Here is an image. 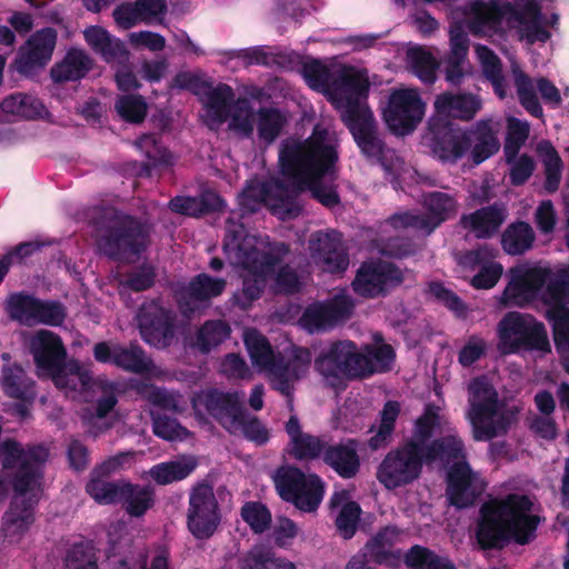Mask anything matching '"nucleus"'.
Wrapping results in <instances>:
<instances>
[{
  "label": "nucleus",
  "mask_w": 569,
  "mask_h": 569,
  "mask_svg": "<svg viewBox=\"0 0 569 569\" xmlns=\"http://www.w3.org/2000/svg\"><path fill=\"white\" fill-rule=\"evenodd\" d=\"M39 300L30 295H12L8 300V312L12 319L20 323L34 326Z\"/></svg>",
  "instance_id": "nucleus-52"
},
{
  "label": "nucleus",
  "mask_w": 569,
  "mask_h": 569,
  "mask_svg": "<svg viewBox=\"0 0 569 569\" xmlns=\"http://www.w3.org/2000/svg\"><path fill=\"white\" fill-rule=\"evenodd\" d=\"M142 339L157 348H164L173 337V313L152 300L143 303L137 315Z\"/></svg>",
  "instance_id": "nucleus-23"
},
{
  "label": "nucleus",
  "mask_w": 569,
  "mask_h": 569,
  "mask_svg": "<svg viewBox=\"0 0 569 569\" xmlns=\"http://www.w3.org/2000/svg\"><path fill=\"white\" fill-rule=\"evenodd\" d=\"M0 120L44 118L48 111L44 104L36 97L17 92L8 96L0 103Z\"/></svg>",
  "instance_id": "nucleus-35"
},
{
  "label": "nucleus",
  "mask_w": 569,
  "mask_h": 569,
  "mask_svg": "<svg viewBox=\"0 0 569 569\" xmlns=\"http://www.w3.org/2000/svg\"><path fill=\"white\" fill-rule=\"evenodd\" d=\"M230 128L241 132L244 136H250L253 131V124L257 116L253 114L247 100H237L231 108L229 114Z\"/></svg>",
  "instance_id": "nucleus-58"
},
{
  "label": "nucleus",
  "mask_w": 569,
  "mask_h": 569,
  "mask_svg": "<svg viewBox=\"0 0 569 569\" xmlns=\"http://www.w3.org/2000/svg\"><path fill=\"white\" fill-rule=\"evenodd\" d=\"M498 332L500 340L510 343L512 351L521 347L528 350H550L545 325L532 316L508 312L499 321Z\"/></svg>",
  "instance_id": "nucleus-15"
},
{
  "label": "nucleus",
  "mask_w": 569,
  "mask_h": 569,
  "mask_svg": "<svg viewBox=\"0 0 569 569\" xmlns=\"http://www.w3.org/2000/svg\"><path fill=\"white\" fill-rule=\"evenodd\" d=\"M243 340L254 368L268 376L276 390L290 397L293 385L309 371L310 351L295 347L287 357L277 356L267 338L256 329H247Z\"/></svg>",
  "instance_id": "nucleus-7"
},
{
  "label": "nucleus",
  "mask_w": 569,
  "mask_h": 569,
  "mask_svg": "<svg viewBox=\"0 0 569 569\" xmlns=\"http://www.w3.org/2000/svg\"><path fill=\"white\" fill-rule=\"evenodd\" d=\"M196 467L197 460L191 456H187L158 463L149 470V475L157 483L168 485L187 478Z\"/></svg>",
  "instance_id": "nucleus-43"
},
{
  "label": "nucleus",
  "mask_w": 569,
  "mask_h": 569,
  "mask_svg": "<svg viewBox=\"0 0 569 569\" xmlns=\"http://www.w3.org/2000/svg\"><path fill=\"white\" fill-rule=\"evenodd\" d=\"M153 433L164 440H184L189 437V431L182 427L176 419L166 415L151 412Z\"/></svg>",
  "instance_id": "nucleus-57"
},
{
  "label": "nucleus",
  "mask_w": 569,
  "mask_h": 569,
  "mask_svg": "<svg viewBox=\"0 0 569 569\" xmlns=\"http://www.w3.org/2000/svg\"><path fill=\"white\" fill-rule=\"evenodd\" d=\"M59 389L84 392L98 385L88 370L81 368L77 362L63 363L54 371L48 373Z\"/></svg>",
  "instance_id": "nucleus-40"
},
{
  "label": "nucleus",
  "mask_w": 569,
  "mask_h": 569,
  "mask_svg": "<svg viewBox=\"0 0 569 569\" xmlns=\"http://www.w3.org/2000/svg\"><path fill=\"white\" fill-rule=\"evenodd\" d=\"M433 108L436 114L440 117L470 121L481 110L482 101L472 93L445 92L436 98Z\"/></svg>",
  "instance_id": "nucleus-32"
},
{
  "label": "nucleus",
  "mask_w": 569,
  "mask_h": 569,
  "mask_svg": "<svg viewBox=\"0 0 569 569\" xmlns=\"http://www.w3.org/2000/svg\"><path fill=\"white\" fill-rule=\"evenodd\" d=\"M129 456L130 453H120L111 457L91 472L86 490L94 501L109 505L120 500L124 482L110 481L107 477L118 470Z\"/></svg>",
  "instance_id": "nucleus-27"
},
{
  "label": "nucleus",
  "mask_w": 569,
  "mask_h": 569,
  "mask_svg": "<svg viewBox=\"0 0 569 569\" xmlns=\"http://www.w3.org/2000/svg\"><path fill=\"white\" fill-rule=\"evenodd\" d=\"M503 293L508 299L522 297L536 300L541 306L545 318L560 312L569 308V267L557 271L533 267L525 272L513 273Z\"/></svg>",
  "instance_id": "nucleus-8"
},
{
  "label": "nucleus",
  "mask_w": 569,
  "mask_h": 569,
  "mask_svg": "<svg viewBox=\"0 0 569 569\" xmlns=\"http://www.w3.org/2000/svg\"><path fill=\"white\" fill-rule=\"evenodd\" d=\"M174 84L190 89L198 97L202 104L201 118L211 130H217L228 120L231 108L237 102L230 86L203 80L188 72L179 73L174 78Z\"/></svg>",
  "instance_id": "nucleus-13"
},
{
  "label": "nucleus",
  "mask_w": 569,
  "mask_h": 569,
  "mask_svg": "<svg viewBox=\"0 0 569 569\" xmlns=\"http://www.w3.org/2000/svg\"><path fill=\"white\" fill-rule=\"evenodd\" d=\"M223 251L229 262L246 272L242 296L238 299L243 308L259 298L267 276L288 254L283 242H270L267 237L247 232L243 223L230 217L226 222Z\"/></svg>",
  "instance_id": "nucleus-4"
},
{
  "label": "nucleus",
  "mask_w": 569,
  "mask_h": 569,
  "mask_svg": "<svg viewBox=\"0 0 569 569\" xmlns=\"http://www.w3.org/2000/svg\"><path fill=\"white\" fill-rule=\"evenodd\" d=\"M302 76L311 89L328 94L341 111L357 99L367 98L368 78L353 68L331 71L322 62L311 60L303 64Z\"/></svg>",
  "instance_id": "nucleus-10"
},
{
  "label": "nucleus",
  "mask_w": 569,
  "mask_h": 569,
  "mask_svg": "<svg viewBox=\"0 0 569 569\" xmlns=\"http://www.w3.org/2000/svg\"><path fill=\"white\" fill-rule=\"evenodd\" d=\"M241 517L257 533L266 531L271 523L270 511L260 502H247L241 508Z\"/></svg>",
  "instance_id": "nucleus-60"
},
{
  "label": "nucleus",
  "mask_w": 569,
  "mask_h": 569,
  "mask_svg": "<svg viewBox=\"0 0 569 569\" xmlns=\"http://www.w3.org/2000/svg\"><path fill=\"white\" fill-rule=\"evenodd\" d=\"M427 457V409L417 420L416 432L401 447L391 450L380 463L377 478L387 489L415 481Z\"/></svg>",
  "instance_id": "nucleus-9"
},
{
  "label": "nucleus",
  "mask_w": 569,
  "mask_h": 569,
  "mask_svg": "<svg viewBox=\"0 0 569 569\" xmlns=\"http://www.w3.org/2000/svg\"><path fill=\"white\" fill-rule=\"evenodd\" d=\"M164 0H136L126 2L113 10V18L122 29H130L140 22L151 23L166 12Z\"/></svg>",
  "instance_id": "nucleus-31"
},
{
  "label": "nucleus",
  "mask_w": 569,
  "mask_h": 569,
  "mask_svg": "<svg viewBox=\"0 0 569 569\" xmlns=\"http://www.w3.org/2000/svg\"><path fill=\"white\" fill-rule=\"evenodd\" d=\"M456 213L457 202L453 197L440 191H429V234Z\"/></svg>",
  "instance_id": "nucleus-47"
},
{
  "label": "nucleus",
  "mask_w": 569,
  "mask_h": 569,
  "mask_svg": "<svg viewBox=\"0 0 569 569\" xmlns=\"http://www.w3.org/2000/svg\"><path fill=\"white\" fill-rule=\"evenodd\" d=\"M330 505L332 508L341 506L336 518L337 530L343 538H351L356 532L360 517L361 510L359 505L353 501H347L346 492H336L330 499Z\"/></svg>",
  "instance_id": "nucleus-45"
},
{
  "label": "nucleus",
  "mask_w": 569,
  "mask_h": 569,
  "mask_svg": "<svg viewBox=\"0 0 569 569\" xmlns=\"http://www.w3.org/2000/svg\"><path fill=\"white\" fill-rule=\"evenodd\" d=\"M47 458L48 450L43 446L24 448L13 439L0 446V501L10 486L16 492L1 523V535L9 543L21 541L34 521L36 491Z\"/></svg>",
  "instance_id": "nucleus-2"
},
{
  "label": "nucleus",
  "mask_w": 569,
  "mask_h": 569,
  "mask_svg": "<svg viewBox=\"0 0 569 569\" xmlns=\"http://www.w3.org/2000/svg\"><path fill=\"white\" fill-rule=\"evenodd\" d=\"M546 319L552 327L553 341L557 349L569 350V307L546 317Z\"/></svg>",
  "instance_id": "nucleus-63"
},
{
  "label": "nucleus",
  "mask_w": 569,
  "mask_h": 569,
  "mask_svg": "<svg viewBox=\"0 0 569 569\" xmlns=\"http://www.w3.org/2000/svg\"><path fill=\"white\" fill-rule=\"evenodd\" d=\"M401 273L392 263L372 261L363 263L352 282L353 290L363 297L373 298L388 287L399 283Z\"/></svg>",
  "instance_id": "nucleus-26"
},
{
  "label": "nucleus",
  "mask_w": 569,
  "mask_h": 569,
  "mask_svg": "<svg viewBox=\"0 0 569 569\" xmlns=\"http://www.w3.org/2000/svg\"><path fill=\"white\" fill-rule=\"evenodd\" d=\"M446 499L458 510L473 507L487 489V482L467 459L456 461L446 471Z\"/></svg>",
  "instance_id": "nucleus-16"
},
{
  "label": "nucleus",
  "mask_w": 569,
  "mask_h": 569,
  "mask_svg": "<svg viewBox=\"0 0 569 569\" xmlns=\"http://www.w3.org/2000/svg\"><path fill=\"white\" fill-rule=\"evenodd\" d=\"M84 39L107 62L122 64L129 61V53L124 44L104 29L90 27L84 30Z\"/></svg>",
  "instance_id": "nucleus-36"
},
{
  "label": "nucleus",
  "mask_w": 569,
  "mask_h": 569,
  "mask_svg": "<svg viewBox=\"0 0 569 569\" xmlns=\"http://www.w3.org/2000/svg\"><path fill=\"white\" fill-rule=\"evenodd\" d=\"M256 121L258 136L266 143L273 142L286 124L284 116L273 108L260 109Z\"/></svg>",
  "instance_id": "nucleus-51"
},
{
  "label": "nucleus",
  "mask_w": 569,
  "mask_h": 569,
  "mask_svg": "<svg viewBox=\"0 0 569 569\" xmlns=\"http://www.w3.org/2000/svg\"><path fill=\"white\" fill-rule=\"evenodd\" d=\"M400 413L398 401H387L380 412V425L375 436L369 439V447L377 450L385 447L391 439L395 423Z\"/></svg>",
  "instance_id": "nucleus-49"
},
{
  "label": "nucleus",
  "mask_w": 569,
  "mask_h": 569,
  "mask_svg": "<svg viewBox=\"0 0 569 569\" xmlns=\"http://www.w3.org/2000/svg\"><path fill=\"white\" fill-rule=\"evenodd\" d=\"M535 239V231L528 222L516 221L502 232L501 246L508 254L520 256L532 248Z\"/></svg>",
  "instance_id": "nucleus-42"
},
{
  "label": "nucleus",
  "mask_w": 569,
  "mask_h": 569,
  "mask_svg": "<svg viewBox=\"0 0 569 569\" xmlns=\"http://www.w3.org/2000/svg\"><path fill=\"white\" fill-rule=\"evenodd\" d=\"M352 310L351 298L345 291H339L323 303L309 306L302 315L301 322L310 332L325 330L347 320Z\"/></svg>",
  "instance_id": "nucleus-24"
},
{
  "label": "nucleus",
  "mask_w": 569,
  "mask_h": 569,
  "mask_svg": "<svg viewBox=\"0 0 569 569\" xmlns=\"http://www.w3.org/2000/svg\"><path fill=\"white\" fill-rule=\"evenodd\" d=\"M429 133H432V153L442 162L456 163L471 149V137L468 129L452 123L435 128L429 120Z\"/></svg>",
  "instance_id": "nucleus-25"
},
{
  "label": "nucleus",
  "mask_w": 569,
  "mask_h": 569,
  "mask_svg": "<svg viewBox=\"0 0 569 569\" xmlns=\"http://www.w3.org/2000/svg\"><path fill=\"white\" fill-rule=\"evenodd\" d=\"M30 351L39 370L54 371L66 362L67 351L58 335L41 329L34 332L29 342Z\"/></svg>",
  "instance_id": "nucleus-30"
},
{
  "label": "nucleus",
  "mask_w": 569,
  "mask_h": 569,
  "mask_svg": "<svg viewBox=\"0 0 569 569\" xmlns=\"http://www.w3.org/2000/svg\"><path fill=\"white\" fill-rule=\"evenodd\" d=\"M226 280L212 278L206 273L196 276L188 286L178 291V303L183 315L189 316L207 306V302L220 296Z\"/></svg>",
  "instance_id": "nucleus-29"
},
{
  "label": "nucleus",
  "mask_w": 569,
  "mask_h": 569,
  "mask_svg": "<svg viewBox=\"0 0 569 569\" xmlns=\"http://www.w3.org/2000/svg\"><path fill=\"white\" fill-rule=\"evenodd\" d=\"M2 387L4 392L16 399L33 400L36 397L33 381L18 366H7L2 370Z\"/></svg>",
  "instance_id": "nucleus-44"
},
{
  "label": "nucleus",
  "mask_w": 569,
  "mask_h": 569,
  "mask_svg": "<svg viewBox=\"0 0 569 569\" xmlns=\"http://www.w3.org/2000/svg\"><path fill=\"white\" fill-rule=\"evenodd\" d=\"M119 116L129 122H141L147 113V104L140 96H122L116 102Z\"/></svg>",
  "instance_id": "nucleus-59"
},
{
  "label": "nucleus",
  "mask_w": 569,
  "mask_h": 569,
  "mask_svg": "<svg viewBox=\"0 0 569 569\" xmlns=\"http://www.w3.org/2000/svg\"><path fill=\"white\" fill-rule=\"evenodd\" d=\"M230 333V329L224 321H207L198 332L197 345L201 351L208 352L224 341Z\"/></svg>",
  "instance_id": "nucleus-56"
},
{
  "label": "nucleus",
  "mask_w": 569,
  "mask_h": 569,
  "mask_svg": "<svg viewBox=\"0 0 569 569\" xmlns=\"http://www.w3.org/2000/svg\"><path fill=\"white\" fill-rule=\"evenodd\" d=\"M67 317L66 308L58 301L39 300L36 325L60 326Z\"/></svg>",
  "instance_id": "nucleus-62"
},
{
  "label": "nucleus",
  "mask_w": 569,
  "mask_h": 569,
  "mask_svg": "<svg viewBox=\"0 0 569 569\" xmlns=\"http://www.w3.org/2000/svg\"><path fill=\"white\" fill-rule=\"evenodd\" d=\"M365 100L357 99L341 114L362 153L368 158L379 159L383 154L385 146L378 136L373 113Z\"/></svg>",
  "instance_id": "nucleus-19"
},
{
  "label": "nucleus",
  "mask_w": 569,
  "mask_h": 569,
  "mask_svg": "<svg viewBox=\"0 0 569 569\" xmlns=\"http://www.w3.org/2000/svg\"><path fill=\"white\" fill-rule=\"evenodd\" d=\"M468 417L476 441H489L506 435L515 419L511 412L498 415L499 398L495 387L486 376L473 378L469 386Z\"/></svg>",
  "instance_id": "nucleus-11"
},
{
  "label": "nucleus",
  "mask_w": 569,
  "mask_h": 569,
  "mask_svg": "<svg viewBox=\"0 0 569 569\" xmlns=\"http://www.w3.org/2000/svg\"><path fill=\"white\" fill-rule=\"evenodd\" d=\"M129 515L139 517L152 505V490L149 487L133 486L124 482L121 498Z\"/></svg>",
  "instance_id": "nucleus-50"
},
{
  "label": "nucleus",
  "mask_w": 569,
  "mask_h": 569,
  "mask_svg": "<svg viewBox=\"0 0 569 569\" xmlns=\"http://www.w3.org/2000/svg\"><path fill=\"white\" fill-rule=\"evenodd\" d=\"M92 61L84 51L72 49L51 69V77L56 82L76 81L88 73Z\"/></svg>",
  "instance_id": "nucleus-41"
},
{
  "label": "nucleus",
  "mask_w": 569,
  "mask_h": 569,
  "mask_svg": "<svg viewBox=\"0 0 569 569\" xmlns=\"http://www.w3.org/2000/svg\"><path fill=\"white\" fill-rule=\"evenodd\" d=\"M406 537L407 532L405 530L395 526H387L366 543V550L373 562L391 563V560L395 558L391 548L397 543L403 542ZM396 559H399V556Z\"/></svg>",
  "instance_id": "nucleus-39"
},
{
  "label": "nucleus",
  "mask_w": 569,
  "mask_h": 569,
  "mask_svg": "<svg viewBox=\"0 0 569 569\" xmlns=\"http://www.w3.org/2000/svg\"><path fill=\"white\" fill-rule=\"evenodd\" d=\"M323 460L343 478H352L360 467L357 446L352 440L346 443L328 446L325 450Z\"/></svg>",
  "instance_id": "nucleus-38"
},
{
  "label": "nucleus",
  "mask_w": 569,
  "mask_h": 569,
  "mask_svg": "<svg viewBox=\"0 0 569 569\" xmlns=\"http://www.w3.org/2000/svg\"><path fill=\"white\" fill-rule=\"evenodd\" d=\"M56 41L57 32L52 28H43L32 34L20 48L19 57L16 60L18 72L29 76L36 69L47 64L51 59Z\"/></svg>",
  "instance_id": "nucleus-28"
},
{
  "label": "nucleus",
  "mask_w": 569,
  "mask_h": 569,
  "mask_svg": "<svg viewBox=\"0 0 569 569\" xmlns=\"http://www.w3.org/2000/svg\"><path fill=\"white\" fill-rule=\"evenodd\" d=\"M309 251L313 263L323 272L342 273L349 266L341 234L335 230L313 232L309 238Z\"/></svg>",
  "instance_id": "nucleus-22"
},
{
  "label": "nucleus",
  "mask_w": 569,
  "mask_h": 569,
  "mask_svg": "<svg viewBox=\"0 0 569 569\" xmlns=\"http://www.w3.org/2000/svg\"><path fill=\"white\" fill-rule=\"evenodd\" d=\"M147 398L153 405L174 412H181L186 405L181 395L157 387L150 388Z\"/></svg>",
  "instance_id": "nucleus-64"
},
{
  "label": "nucleus",
  "mask_w": 569,
  "mask_h": 569,
  "mask_svg": "<svg viewBox=\"0 0 569 569\" xmlns=\"http://www.w3.org/2000/svg\"><path fill=\"white\" fill-rule=\"evenodd\" d=\"M220 521L218 502L213 490L208 485L196 487L189 499L188 528L198 539L213 535Z\"/></svg>",
  "instance_id": "nucleus-21"
},
{
  "label": "nucleus",
  "mask_w": 569,
  "mask_h": 569,
  "mask_svg": "<svg viewBox=\"0 0 569 569\" xmlns=\"http://www.w3.org/2000/svg\"><path fill=\"white\" fill-rule=\"evenodd\" d=\"M530 133L529 122L516 117L507 119V133L503 143L506 162L515 160Z\"/></svg>",
  "instance_id": "nucleus-48"
},
{
  "label": "nucleus",
  "mask_w": 569,
  "mask_h": 569,
  "mask_svg": "<svg viewBox=\"0 0 569 569\" xmlns=\"http://www.w3.org/2000/svg\"><path fill=\"white\" fill-rule=\"evenodd\" d=\"M427 219L423 214L412 212L396 213L380 224L379 238L376 240L377 250L385 256L401 258L412 252L411 242L398 234L402 229L423 228Z\"/></svg>",
  "instance_id": "nucleus-20"
},
{
  "label": "nucleus",
  "mask_w": 569,
  "mask_h": 569,
  "mask_svg": "<svg viewBox=\"0 0 569 569\" xmlns=\"http://www.w3.org/2000/svg\"><path fill=\"white\" fill-rule=\"evenodd\" d=\"M515 86L520 104L535 118H541L543 110L536 93L531 78L522 72L515 73Z\"/></svg>",
  "instance_id": "nucleus-53"
},
{
  "label": "nucleus",
  "mask_w": 569,
  "mask_h": 569,
  "mask_svg": "<svg viewBox=\"0 0 569 569\" xmlns=\"http://www.w3.org/2000/svg\"><path fill=\"white\" fill-rule=\"evenodd\" d=\"M114 365L128 372L160 377L162 371L152 362L140 346H116Z\"/></svg>",
  "instance_id": "nucleus-37"
},
{
  "label": "nucleus",
  "mask_w": 569,
  "mask_h": 569,
  "mask_svg": "<svg viewBox=\"0 0 569 569\" xmlns=\"http://www.w3.org/2000/svg\"><path fill=\"white\" fill-rule=\"evenodd\" d=\"M533 503L526 495L509 493L483 502L476 525V540L483 551L502 550L511 542L530 543L541 518L533 515Z\"/></svg>",
  "instance_id": "nucleus-3"
},
{
  "label": "nucleus",
  "mask_w": 569,
  "mask_h": 569,
  "mask_svg": "<svg viewBox=\"0 0 569 569\" xmlns=\"http://www.w3.org/2000/svg\"><path fill=\"white\" fill-rule=\"evenodd\" d=\"M505 219V209L495 203L463 214L461 224L469 228L476 238L489 239L498 232Z\"/></svg>",
  "instance_id": "nucleus-34"
},
{
  "label": "nucleus",
  "mask_w": 569,
  "mask_h": 569,
  "mask_svg": "<svg viewBox=\"0 0 569 569\" xmlns=\"http://www.w3.org/2000/svg\"><path fill=\"white\" fill-rule=\"evenodd\" d=\"M336 143V132L322 123L316 124L306 140H283L279 149V163L289 183L284 184L279 179L251 181L240 194V204L251 212L266 204L280 219H291L301 211L299 193L309 190L321 204L328 208L337 206L339 196L333 183Z\"/></svg>",
  "instance_id": "nucleus-1"
},
{
  "label": "nucleus",
  "mask_w": 569,
  "mask_h": 569,
  "mask_svg": "<svg viewBox=\"0 0 569 569\" xmlns=\"http://www.w3.org/2000/svg\"><path fill=\"white\" fill-rule=\"evenodd\" d=\"M395 350L382 342L380 335L375 343L362 348L351 340H337L323 347L315 359V370L326 385L339 389L348 381L368 378L391 369Z\"/></svg>",
  "instance_id": "nucleus-5"
},
{
  "label": "nucleus",
  "mask_w": 569,
  "mask_h": 569,
  "mask_svg": "<svg viewBox=\"0 0 569 569\" xmlns=\"http://www.w3.org/2000/svg\"><path fill=\"white\" fill-rule=\"evenodd\" d=\"M465 13L468 17V29L475 36L499 31L506 19L509 23L517 22L520 26V38L530 44L547 42L551 37L543 27L540 7L535 2L518 7L503 0H472L466 6Z\"/></svg>",
  "instance_id": "nucleus-6"
},
{
  "label": "nucleus",
  "mask_w": 569,
  "mask_h": 569,
  "mask_svg": "<svg viewBox=\"0 0 569 569\" xmlns=\"http://www.w3.org/2000/svg\"><path fill=\"white\" fill-rule=\"evenodd\" d=\"M540 150L545 151L542 158L546 176L543 187L547 192L552 193L558 190L560 184L562 161L550 142H546V146L541 144Z\"/></svg>",
  "instance_id": "nucleus-54"
},
{
  "label": "nucleus",
  "mask_w": 569,
  "mask_h": 569,
  "mask_svg": "<svg viewBox=\"0 0 569 569\" xmlns=\"http://www.w3.org/2000/svg\"><path fill=\"white\" fill-rule=\"evenodd\" d=\"M492 118L478 120L468 129L471 137L470 159L473 164H480L500 149V142L492 129Z\"/></svg>",
  "instance_id": "nucleus-33"
},
{
  "label": "nucleus",
  "mask_w": 569,
  "mask_h": 569,
  "mask_svg": "<svg viewBox=\"0 0 569 569\" xmlns=\"http://www.w3.org/2000/svg\"><path fill=\"white\" fill-rule=\"evenodd\" d=\"M423 114L425 103L418 91L410 88L393 90L383 111L388 128L398 136L411 133L421 122Z\"/></svg>",
  "instance_id": "nucleus-17"
},
{
  "label": "nucleus",
  "mask_w": 569,
  "mask_h": 569,
  "mask_svg": "<svg viewBox=\"0 0 569 569\" xmlns=\"http://www.w3.org/2000/svg\"><path fill=\"white\" fill-rule=\"evenodd\" d=\"M278 493L301 511L312 512L323 497V483L315 475H305L297 468H283L274 477Z\"/></svg>",
  "instance_id": "nucleus-14"
},
{
  "label": "nucleus",
  "mask_w": 569,
  "mask_h": 569,
  "mask_svg": "<svg viewBox=\"0 0 569 569\" xmlns=\"http://www.w3.org/2000/svg\"><path fill=\"white\" fill-rule=\"evenodd\" d=\"M99 247L110 258L133 262L149 243V228L112 209L104 211Z\"/></svg>",
  "instance_id": "nucleus-12"
},
{
  "label": "nucleus",
  "mask_w": 569,
  "mask_h": 569,
  "mask_svg": "<svg viewBox=\"0 0 569 569\" xmlns=\"http://www.w3.org/2000/svg\"><path fill=\"white\" fill-rule=\"evenodd\" d=\"M327 443L311 435H303L291 443V453L297 459H313L325 455Z\"/></svg>",
  "instance_id": "nucleus-61"
},
{
  "label": "nucleus",
  "mask_w": 569,
  "mask_h": 569,
  "mask_svg": "<svg viewBox=\"0 0 569 569\" xmlns=\"http://www.w3.org/2000/svg\"><path fill=\"white\" fill-rule=\"evenodd\" d=\"M243 399V393L212 389L196 395L192 398V406L198 412L206 410L228 432H237L240 429L239 421L246 411Z\"/></svg>",
  "instance_id": "nucleus-18"
},
{
  "label": "nucleus",
  "mask_w": 569,
  "mask_h": 569,
  "mask_svg": "<svg viewBox=\"0 0 569 569\" xmlns=\"http://www.w3.org/2000/svg\"><path fill=\"white\" fill-rule=\"evenodd\" d=\"M429 296L451 311L457 318L467 317L468 307L466 302L452 290L445 287L441 282H429Z\"/></svg>",
  "instance_id": "nucleus-55"
},
{
  "label": "nucleus",
  "mask_w": 569,
  "mask_h": 569,
  "mask_svg": "<svg viewBox=\"0 0 569 569\" xmlns=\"http://www.w3.org/2000/svg\"><path fill=\"white\" fill-rule=\"evenodd\" d=\"M462 459L467 458L465 445L460 438L449 435L429 441V463L439 460L448 469L449 466Z\"/></svg>",
  "instance_id": "nucleus-46"
}]
</instances>
